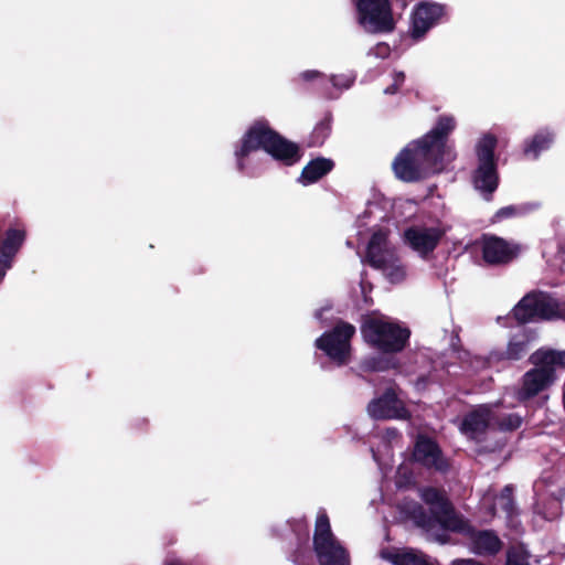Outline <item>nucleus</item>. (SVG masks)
<instances>
[{
	"label": "nucleus",
	"mask_w": 565,
	"mask_h": 565,
	"mask_svg": "<svg viewBox=\"0 0 565 565\" xmlns=\"http://www.w3.org/2000/svg\"><path fill=\"white\" fill-rule=\"evenodd\" d=\"M456 128L451 116H439L435 126L423 137L408 142L394 158L392 170L397 180L416 183L444 170L445 162L455 159L448 143Z\"/></svg>",
	"instance_id": "1"
},
{
	"label": "nucleus",
	"mask_w": 565,
	"mask_h": 565,
	"mask_svg": "<svg viewBox=\"0 0 565 565\" xmlns=\"http://www.w3.org/2000/svg\"><path fill=\"white\" fill-rule=\"evenodd\" d=\"M419 497L429 507L426 511L419 503H414L407 511L416 526L430 531L437 525L444 530L458 532L462 530V520L456 513L455 507L444 489L424 487Z\"/></svg>",
	"instance_id": "2"
},
{
	"label": "nucleus",
	"mask_w": 565,
	"mask_h": 565,
	"mask_svg": "<svg viewBox=\"0 0 565 565\" xmlns=\"http://www.w3.org/2000/svg\"><path fill=\"white\" fill-rule=\"evenodd\" d=\"M529 362L534 367L522 375L520 387L515 392V397L521 403L534 398L555 383L556 369H565V351L540 348L530 355Z\"/></svg>",
	"instance_id": "3"
},
{
	"label": "nucleus",
	"mask_w": 565,
	"mask_h": 565,
	"mask_svg": "<svg viewBox=\"0 0 565 565\" xmlns=\"http://www.w3.org/2000/svg\"><path fill=\"white\" fill-rule=\"evenodd\" d=\"M361 334L364 342L382 354H397L409 344L411 330L385 317L365 316Z\"/></svg>",
	"instance_id": "4"
},
{
	"label": "nucleus",
	"mask_w": 565,
	"mask_h": 565,
	"mask_svg": "<svg viewBox=\"0 0 565 565\" xmlns=\"http://www.w3.org/2000/svg\"><path fill=\"white\" fill-rule=\"evenodd\" d=\"M355 333L356 329L352 323L339 319L331 330L316 339L315 345L338 366H343L351 360V341Z\"/></svg>",
	"instance_id": "5"
},
{
	"label": "nucleus",
	"mask_w": 565,
	"mask_h": 565,
	"mask_svg": "<svg viewBox=\"0 0 565 565\" xmlns=\"http://www.w3.org/2000/svg\"><path fill=\"white\" fill-rule=\"evenodd\" d=\"M497 143V137L488 134L480 139L476 149L478 167L473 173V183L476 189L489 195L486 196L487 200H490V196L499 185L498 164L494 153Z\"/></svg>",
	"instance_id": "6"
},
{
	"label": "nucleus",
	"mask_w": 565,
	"mask_h": 565,
	"mask_svg": "<svg viewBox=\"0 0 565 565\" xmlns=\"http://www.w3.org/2000/svg\"><path fill=\"white\" fill-rule=\"evenodd\" d=\"M358 23L369 33H390L395 29L391 0H352Z\"/></svg>",
	"instance_id": "7"
},
{
	"label": "nucleus",
	"mask_w": 565,
	"mask_h": 565,
	"mask_svg": "<svg viewBox=\"0 0 565 565\" xmlns=\"http://www.w3.org/2000/svg\"><path fill=\"white\" fill-rule=\"evenodd\" d=\"M313 550L320 565H350L344 547L335 540L327 513L317 516L313 534Z\"/></svg>",
	"instance_id": "8"
},
{
	"label": "nucleus",
	"mask_w": 565,
	"mask_h": 565,
	"mask_svg": "<svg viewBox=\"0 0 565 565\" xmlns=\"http://www.w3.org/2000/svg\"><path fill=\"white\" fill-rule=\"evenodd\" d=\"M558 303L543 291L526 294L512 309L519 324L552 320L558 316Z\"/></svg>",
	"instance_id": "9"
},
{
	"label": "nucleus",
	"mask_w": 565,
	"mask_h": 565,
	"mask_svg": "<svg viewBox=\"0 0 565 565\" xmlns=\"http://www.w3.org/2000/svg\"><path fill=\"white\" fill-rule=\"evenodd\" d=\"M276 130L269 125L267 119L255 120L241 138L239 146L234 154L236 167L239 172L246 169V158L252 152L263 150L266 152Z\"/></svg>",
	"instance_id": "10"
},
{
	"label": "nucleus",
	"mask_w": 565,
	"mask_h": 565,
	"mask_svg": "<svg viewBox=\"0 0 565 565\" xmlns=\"http://www.w3.org/2000/svg\"><path fill=\"white\" fill-rule=\"evenodd\" d=\"M446 14V4L434 1L417 3L411 15V38L416 41L423 39L431 28L443 21Z\"/></svg>",
	"instance_id": "11"
},
{
	"label": "nucleus",
	"mask_w": 565,
	"mask_h": 565,
	"mask_svg": "<svg viewBox=\"0 0 565 565\" xmlns=\"http://www.w3.org/2000/svg\"><path fill=\"white\" fill-rule=\"evenodd\" d=\"M412 457L415 462L428 470L447 473L450 469L449 460L444 456L439 444L424 434L416 437Z\"/></svg>",
	"instance_id": "12"
},
{
	"label": "nucleus",
	"mask_w": 565,
	"mask_h": 565,
	"mask_svg": "<svg viewBox=\"0 0 565 565\" xmlns=\"http://www.w3.org/2000/svg\"><path fill=\"white\" fill-rule=\"evenodd\" d=\"M367 413L375 420H406L411 417L409 411L393 387H387L381 396L370 401Z\"/></svg>",
	"instance_id": "13"
},
{
	"label": "nucleus",
	"mask_w": 565,
	"mask_h": 565,
	"mask_svg": "<svg viewBox=\"0 0 565 565\" xmlns=\"http://www.w3.org/2000/svg\"><path fill=\"white\" fill-rule=\"evenodd\" d=\"M482 259L491 266L508 265L513 262L520 253L515 244H511L502 237L491 234H483L481 237Z\"/></svg>",
	"instance_id": "14"
},
{
	"label": "nucleus",
	"mask_w": 565,
	"mask_h": 565,
	"mask_svg": "<svg viewBox=\"0 0 565 565\" xmlns=\"http://www.w3.org/2000/svg\"><path fill=\"white\" fill-rule=\"evenodd\" d=\"M440 227L411 226L404 231L405 243L420 256L431 254L445 235Z\"/></svg>",
	"instance_id": "15"
},
{
	"label": "nucleus",
	"mask_w": 565,
	"mask_h": 565,
	"mask_svg": "<svg viewBox=\"0 0 565 565\" xmlns=\"http://www.w3.org/2000/svg\"><path fill=\"white\" fill-rule=\"evenodd\" d=\"M397 257L396 252L388 246L386 232H374L366 246V263L374 269L386 268Z\"/></svg>",
	"instance_id": "16"
},
{
	"label": "nucleus",
	"mask_w": 565,
	"mask_h": 565,
	"mask_svg": "<svg viewBox=\"0 0 565 565\" xmlns=\"http://www.w3.org/2000/svg\"><path fill=\"white\" fill-rule=\"evenodd\" d=\"M275 161L286 167H291L298 163L302 157L300 146L282 135L277 130L266 150Z\"/></svg>",
	"instance_id": "17"
},
{
	"label": "nucleus",
	"mask_w": 565,
	"mask_h": 565,
	"mask_svg": "<svg viewBox=\"0 0 565 565\" xmlns=\"http://www.w3.org/2000/svg\"><path fill=\"white\" fill-rule=\"evenodd\" d=\"M493 419V413L487 405L480 406L466 414L460 424L462 434L471 439L479 440L484 435Z\"/></svg>",
	"instance_id": "18"
},
{
	"label": "nucleus",
	"mask_w": 565,
	"mask_h": 565,
	"mask_svg": "<svg viewBox=\"0 0 565 565\" xmlns=\"http://www.w3.org/2000/svg\"><path fill=\"white\" fill-rule=\"evenodd\" d=\"M555 140V134L548 128L539 129L523 143V156L526 159L536 160L541 152L548 150Z\"/></svg>",
	"instance_id": "19"
},
{
	"label": "nucleus",
	"mask_w": 565,
	"mask_h": 565,
	"mask_svg": "<svg viewBox=\"0 0 565 565\" xmlns=\"http://www.w3.org/2000/svg\"><path fill=\"white\" fill-rule=\"evenodd\" d=\"M333 168L334 162L331 159L324 157L312 159L302 168L298 182L303 185L316 183L330 173Z\"/></svg>",
	"instance_id": "20"
},
{
	"label": "nucleus",
	"mask_w": 565,
	"mask_h": 565,
	"mask_svg": "<svg viewBox=\"0 0 565 565\" xmlns=\"http://www.w3.org/2000/svg\"><path fill=\"white\" fill-rule=\"evenodd\" d=\"M530 350V339L526 334L513 335L504 351H497L491 354V359L497 361H520Z\"/></svg>",
	"instance_id": "21"
},
{
	"label": "nucleus",
	"mask_w": 565,
	"mask_h": 565,
	"mask_svg": "<svg viewBox=\"0 0 565 565\" xmlns=\"http://www.w3.org/2000/svg\"><path fill=\"white\" fill-rule=\"evenodd\" d=\"M472 545L477 554L494 556L501 551L503 543L494 531L481 530L472 536Z\"/></svg>",
	"instance_id": "22"
},
{
	"label": "nucleus",
	"mask_w": 565,
	"mask_h": 565,
	"mask_svg": "<svg viewBox=\"0 0 565 565\" xmlns=\"http://www.w3.org/2000/svg\"><path fill=\"white\" fill-rule=\"evenodd\" d=\"M393 565H438L431 562L426 554L414 548H402L388 555Z\"/></svg>",
	"instance_id": "23"
},
{
	"label": "nucleus",
	"mask_w": 565,
	"mask_h": 565,
	"mask_svg": "<svg viewBox=\"0 0 565 565\" xmlns=\"http://www.w3.org/2000/svg\"><path fill=\"white\" fill-rule=\"evenodd\" d=\"M388 354L370 356L362 361L361 367L365 372H384L397 369L399 363L396 359L387 356Z\"/></svg>",
	"instance_id": "24"
},
{
	"label": "nucleus",
	"mask_w": 565,
	"mask_h": 565,
	"mask_svg": "<svg viewBox=\"0 0 565 565\" xmlns=\"http://www.w3.org/2000/svg\"><path fill=\"white\" fill-rule=\"evenodd\" d=\"M332 130V116L327 114L313 128L309 136L308 147H321Z\"/></svg>",
	"instance_id": "25"
},
{
	"label": "nucleus",
	"mask_w": 565,
	"mask_h": 565,
	"mask_svg": "<svg viewBox=\"0 0 565 565\" xmlns=\"http://www.w3.org/2000/svg\"><path fill=\"white\" fill-rule=\"evenodd\" d=\"M513 492H514L513 486L507 484L503 487L500 494L497 497L498 505L507 514L508 518H511L515 512V503H514Z\"/></svg>",
	"instance_id": "26"
},
{
	"label": "nucleus",
	"mask_w": 565,
	"mask_h": 565,
	"mask_svg": "<svg viewBox=\"0 0 565 565\" xmlns=\"http://www.w3.org/2000/svg\"><path fill=\"white\" fill-rule=\"evenodd\" d=\"M522 417L515 413L493 416L492 424L501 431H514L522 425Z\"/></svg>",
	"instance_id": "27"
},
{
	"label": "nucleus",
	"mask_w": 565,
	"mask_h": 565,
	"mask_svg": "<svg viewBox=\"0 0 565 565\" xmlns=\"http://www.w3.org/2000/svg\"><path fill=\"white\" fill-rule=\"evenodd\" d=\"M529 553L522 546H510L507 550L505 565H530Z\"/></svg>",
	"instance_id": "28"
},
{
	"label": "nucleus",
	"mask_w": 565,
	"mask_h": 565,
	"mask_svg": "<svg viewBox=\"0 0 565 565\" xmlns=\"http://www.w3.org/2000/svg\"><path fill=\"white\" fill-rule=\"evenodd\" d=\"M382 271L387 277V279L393 282H401L405 278V268L401 264L398 256L388 265L386 268H383Z\"/></svg>",
	"instance_id": "29"
},
{
	"label": "nucleus",
	"mask_w": 565,
	"mask_h": 565,
	"mask_svg": "<svg viewBox=\"0 0 565 565\" xmlns=\"http://www.w3.org/2000/svg\"><path fill=\"white\" fill-rule=\"evenodd\" d=\"M523 213V209L520 207V206H515V205H509V206H504V207H501L497 211V213L494 214V218L497 221H502V220H505V218H509V217H513V216H516V215H520Z\"/></svg>",
	"instance_id": "30"
},
{
	"label": "nucleus",
	"mask_w": 565,
	"mask_h": 565,
	"mask_svg": "<svg viewBox=\"0 0 565 565\" xmlns=\"http://www.w3.org/2000/svg\"><path fill=\"white\" fill-rule=\"evenodd\" d=\"M431 376L430 374H423L419 375L416 381L414 382V386L416 391L423 392L428 388V386L431 384Z\"/></svg>",
	"instance_id": "31"
},
{
	"label": "nucleus",
	"mask_w": 565,
	"mask_h": 565,
	"mask_svg": "<svg viewBox=\"0 0 565 565\" xmlns=\"http://www.w3.org/2000/svg\"><path fill=\"white\" fill-rule=\"evenodd\" d=\"M301 78L306 82H310V81H313L320 76H322V74L318 71H305L301 73Z\"/></svg>",
	"instance_id": "32"
},
{
	"label": "nucleus",
	"mask_w": 565,
	"mask_h": 565,
	"mask_svg": "<svg viewBox=\"0 0 565 565\" xmlns=\"http://www.w3.org/2000/svg\"><path fill=\"white\" fill-rule=\"evenodd\" d=\"M393 79H394L393 83H395L396 85H398L401 87L405 82V73L402 71L394 72Z\"/></svg>",
	"instance_id": "33"
},
{
	"label": "nucleus",
	"mask_w": 565,
	"mask_h": 565,
	"mask_svg": "<svg viewBox=\"0 0 565 565\" xmlns=\"http://www.w3.org/2000/svg\"><path fill=\"white\" fill-rule=\"evenodd\" d=\"M399 90V86L396 85L395 83L391 84L390 86H387L385 89H384V93L387 94V95H394L396 94L397 92Z\"/></svg>",
	"instance_id": "34"
},
{
	"label": "nucleus",
	"mask_w": 565,
	"mask_h": 565,
	"mask_svg": "<svg viewBox=\"0 0 565 565\" xmlns=\"http://www.w3.org/2000/svg\"><path fill=\"white\" fill-rule=\"evenodd\" d=\"M377 49H379V51H380V52H379V55H382V56L386 55V54L388 53V51H390L388 45H387V44H385V43H383V44H379V45H377Z\"/></svg>",
	"instance_id": "35"
},
{
	"label": "nucleus",
	"mask_w": 565,
	"mask_h": 565,
	"mask_svg": "<svg viewBox=\"0 0 565 565\" xmlns=\"http://www.w3.org/2000/svg\"><path fill=\"white\" fill-rule=\"evenodd\" d=\"M295 562H296L298 565H309V564H307V563H306V559L300 561V559H299V555H297V556H296Z\"/></svg>",
	"instance_id": "36"
},
{
	"label": "nucleus",
	"mask_w": 565,
	"mask_h": 565,
	"mask_svg": "<svg viewBox=\"0 0 565 565\" xmlns=\"http://www.w3.org/2000/svg\"><path fill=\"white\" fill-rule=\"evenodd\" d=\"M332 83L334 86H339V82L337 81V76H332Z\"/></svg>",
	"instance_id": "37"
},
{
	"label": "nucleus",
	"mask_w": 565,
	"mask_h": 565,
	"mask_svg": "<svg viewBox=\"0 0 565 565\" xmlns=\"http://www.w3.org/2000/svg\"><path fill=\"white\" fill-rule=\"evenodd\" d=\"M364 300H365V302H366V303H369V305H372V303H373V300H372L371 298L369 299L366 296L364 297Z\"/></svg>",
	"instance_id": "38"
},
{
	"label": "nucleus",
	"mask_w": 565,
	"mask_h": 565,
	"mask_svg": "<svg viewBox=\"0 0 565 565\" xmlns=\"http://www.w3.org/2000/svg\"><path fill=\"white\" fill-rule=\"evenodd\" d=\"M167 565H178V564H174V563H169V564H167Z\"/></svg>",
	"instance_id": "39"
}]
</instances>
